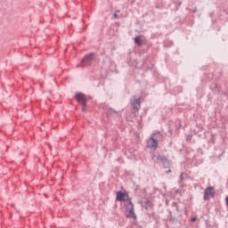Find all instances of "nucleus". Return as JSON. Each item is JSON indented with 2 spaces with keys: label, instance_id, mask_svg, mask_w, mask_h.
<instances>
[{
  "label": "nucleus",
  "instance_id": "nucleus-1",
  "mask_svg": "<svg viewBox=\"0 0 228 228\" xmlns=\"http://www.w3.org/2000/svg\"><path fill=\"white\" fill-rule=\"evenodd\" d=\"M94 58H95V53H88L81 61V65L77 64V67H90V65H92V61H94Z\"/></svg>",
  "mask_w": 228,
  "mask_h": 228
},
{
  "label": "nucleus",
  "instance_id": "nucleus-2",
  "mask_svg": "<svg viewBox=\"0 0 228 228\" xmlns=\"http://www.w3.org/2000/svg\"><path fill=\"white\" fill-rule=\"evenodd\" d=\"M116 200L118 202H124L125 206H127L128 202H131L129 195L126 192H122V191H117Z\"/></svg>",
  "mask_w": 228,
  "mask_h": 228
},
{
  "label": "nucleus",
  "instance_id": "nucleus-3",
  "mask_svg": "<svg viewBox=\"0 0 228 228\" xmlns=\"http://www.w3.org/2000/svg\"><path fill=\"white\" fill-rule=\"evenodd\" d=\"M130 104L132 106V109L134 110L135 111H138L140 108H142V101L140 96H133L130 99Z\"/></svg>",
  "mask_w": 228,
  "mask_h": 228
},
{
  "label": "nucleus",
  "instance_id": "nucleus-4",
  "mask_svg": "<svg viewBox=\"0 0 228 228\" xmlns=\"http://www.w3.org/2000/svg\"><path fill=\"white\" fill-rule=\"evenodd\" d=\"M152 161H160L161 164L164 165V167H169L170 165V160H168V158L163 156V155H153L151 157Z\"/></svg>",
  "mask_w": 228,
  "mask_h": 228
},
{
  "label": "nucleus",
  "instance_id": "nucleus-5",
  "mask_svg": "<svg viewBox=\"0 0 228 228\" xmlns=\"http://www.w3.org/2000/svg\"><path fill=\"white\" fill-rule=\"evenodd\" d=\"M128 214L126 215V218H136V214H134V205L133 201H128L127 205L125 206Z\"/></svg>",
  "mask_w": 228,
  "mask_h": 228
},
{
  "label": "nucleus",
  "instance_id": "nucleus-6",
  "mask_svg": "<svg viewBox=\"0 0 228 228\" xmlns=\"http://www.w3.org/2000/svg\"><path fill=\"white\" fill-rule=\"evenodd\" d=\"M75 99H76V101H77V102L79 104H81V106H86L87 98L85 94H83V93L76 94Z\"/></svg>",
  "mask_w": 228,
  "mask_h": 228
},
{
  "label": "nucleus",
  "instance_id": "nucleus-7",
  "mask_svg": "<svg viewBox=\"0 0 228 228\" xmlns=\"http://www.w3.org/2000/svg\"><path fill=\"white\" fill-rule=\"evenodd\" d=\"M209 195L210 197L215 196V187H208L204 191L203 199L204 200H209Z\"/></svg>",
  "mask_w": 228,
  "mask_h": 228
},
{
  "label": "nucleus",
  "instance_id": "nucleus-8",
  "mask_svg": "<svg viewBox=\"0 0 228 228\" xmlns=\"http://www.w3.org/2000/svg\"><path fill=\"white\" fill-rule=\"evenodd\" d=\"M147 149H151V151H156L158 149V142L154 138L150 137L146 143Z\"/></svg>",
  "mask_w": 228,
  "mask_h": 228
},
{
  "label": "nucleus",
  "instance_id": "nucleus-9",
  "mask_svg": "<svg viewBox=\"0 0 228 228\" xmlns=\"http://www.w3.org/2000/svg\"><path fill=\"white\" fill-rule=\"evenodd\" d=\"M151 138H153V140H156V142H159V140L163 138V134H161L159 131H157L151 134Z\"/></svg>",
  "mask_w": 228,
  "mask_h": 228
},
{
  "label": "nucleus",
  "instance_id": "nucleus-10",
  "mask_svg": "<svg viewBox=\"0 0 228 228\" xmlns=\"http://www.w3.org/2000/svg\"><path fill=\"white\" fill-rule=\"evenodd\" d=\"M134 44H137L139 46L142 45V38L140 36L134 37Z\"/></svg>",
  "mask_w": 228,
  "mask_h": 228
},
{
  "label": "nucleus",
  "instance_id": "nucleus-11",
  "mask_svg": "<svg viewBox=\"0 0 228 228\" xmlns=\"http://www.w3.org/2000/svg\"><path fill=\"white\" fill-rule=\"evenodd\" d=\"M184 175H186V174L182 173V174L180 175V179H181V181H183V180L184 179Z\"/></svg>",
  "mask_w": 228,
  "mask_h": 228
},
{
  "label": "nucleus",
  "instance_id": "nucleus-12",
  "mask_svg": "<svg viewBox=\"0 0 228 228\" xmlns=\"http://www.w3.org/2000/svg\"><path fill=\"white\" fill-rule=\"evenodd\" d=\"M82 106V111L85 112L86 111V105H81Z\"/></svg>",
  "mask_w": 228,
  "mask_h": 228
},
{
  "label": "nucleus",
  "instance_id": "nucleus-13",
  "mask_svg": "<svg viewBox=\"0 0 228 228\" xmlns=\"http://www.w3.org/2000/svg\"><path fill=\"white\" fill-rule=\"evenodd\" d=\"M191 222H197V217H192V218L191 219Z\"/></svg>",
  "mask_w": 228,
  "mask_h": 228
},
{
  "label": "nucleus",
  "instance_id": "nucleus-14",
  "mask_svg": "<svg viewBox=\"0 0 228 228\" xmlns=\"http://www.w3.org/2000/svg\"><path fill=\"white\" fill-rule=\"evenodd\" d=\"M226 208H228V196L225 198Z\"/></svg>",
  "mask_w": 228,
  "mask_h": 228
},
{
  "label": "nucleus",
  "instance_id": "nucleus-15",
  "mask_svg": "<svg viewBox=\"0 0 228 228\" xmlns=\"http://www.w3.org/2000/svg\"><path fill=\"white\" fill-rule=\"evenodd\" d=\"M170 172H172V170H170V169L166 171L167 174H170Z\"/></svg>",
  "mask_w": 228,
  "mask_h": 228
},
{
  "label": "nucleus",
  "instance_id": "nucleus-16",
  "mask_svg": "<svg viewBox=\"0 0 228 228\" xmlns=\"http://www.w3.org/2000/svg\"><path fill=\"white\" fill-rule=\"evenodd\" d=\"M114 17H115V19H117V17H118V15L117 13H114Z\"/></svg>",
  "mask_w": 228,
  "mask_h": 228
},
{
  "label": "nucleus",
  "instance_id": "nucleus-17",
  "mask_svg": "<svg viewBox=\"0 0 228 228\" xmlns=\"http://www.w3.org/2000/svg\"><path fill=\"white\" fill-rule=\"evenodd\" d=\"M113 113H118V111L112 110Z\"/></svg>",
  "mask_w": 228,
  "mask_h": 228
}]
</instances>
